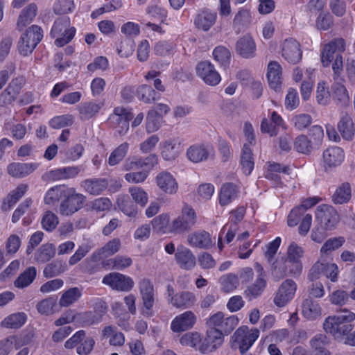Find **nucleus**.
I'll return each mask as SVG.
<instances>
[{
  "mask_svg": "<svg viewBox=\"0 0 355 355\" xmlns=\"http://www.w3.org/2000/svg\"><path fill=\"white\" fill-rule=\"evenodd\" d=\"M156 157H145L137 158L129 157L125 160V170L139 171L125 174V179L130 183L143 182L148 177L149 171L157 164Z\"/></svg>",
  "mask_w": 355,
  "mask_h": 355,
  "instance_id": "obj_1",
  "label": "nucleus"
},
{
  "mask_svg": "<svg viewBox=\"0 0 355 355\" xmlns=\"http://www.w3.org/2000/svg\"><path fill=\"white\" fill-rule=\"evenodd\" d=\"M75 33L76 28L71 26L69 17L64 16L54 21L50 35L55 38V45L62 47L72 40Z\"/></svg>",
  "mask_w": 355,
  "mask_h": 355,
  "instance_id": "obj_2",
  "label": "nucleus"
},
{
  "mask_svg": "<svg viewBox=\"0 0 355 355\" xmlns=\"http://www.w3.org/2000/svg\"><path fill=\"white\" fill-rule=\"evenodd\" d=\"M43 38V31L37 25H32L21 35L17 42L20 55L27 56L35 49Z\"/></svg>",
  "mask_w": 355,
  "mask_h": 355,
  "instance_id": "obj_3",
  "label": "nucleus"
},
{
  "mask_svg": "<svg viewBox=\"0 0 355 355\" xmlns=\"http://www.w3.org/2000/svg\"><path fill=\"white\" fill-rule=\"evenodd\" d=\"M259 336V330L257 328L249 329L247 326L238 328L231 337L232 348H239L241 354H244Z\"/></svg>",
  "mask_w": 355,
  "mask_h": 355,
  "instance_id": "obj_4",
  "label": "nucleus"
},
{
  "mask_svg": "<svg viewBox=\"0 0 355 355\" xmlns=\"http://www.w3.org/2000/svg\"><path fill=\"white\" fill-rule=\"evenodd\" d=\"M164 295L167 302L177 309H189L193 306L196 302L194 293L189 291H181L175 293V290L171 284L166 286Z\"/></svg>",
  "mask_w": 355,
  "mask_h": 355,
  "instance_id": "obj_5",
  "label": "nucleus"
},
{
  "mask_svg": "<svg viewBox=\"0 0 355 355\" xmlns=\"http://www.w3.org/2000/svg\"><path fill=\"white\" fill-rule=\"evenodd\" d=\"M85 201V196L77 193L74 188L69 187L60 202L58 212L62 216H71L83 207Z\"/></svg>",
  "mask_w": 355,
  "mask_h": 355,
  "instance_id": "obj_6",
  "label": "nucleus"
},
{
  "mask_svg": "<svg viewBox=\"0 0 355 355\" xmlns=\"http://www.w3.org/2000/svg\"><path fill=\"white\" fill-rule=\"evenodd\" d=\"M328 259L327 258H320L312 266L309 274V277L311 281L318 279L320 274L330 279L332 282L338 281V267L337 264L328 261Z\"/></svg>",
  "mask_w": 355,
  "mask_h": 355,
  "instance_id": "obj_7",
  "label": "nucleus"
},
{
  "mask_svg": "<svg viewBox=\"0 0 355 355\" xmlns=\"http://www.w3.org/2000/svg\"><path fill=\"white\" fill-rule=\"evenodd\" d=\"M139 288L144 304L141 314L146 318H150L153 315L152 309L155 304L154 286L150 279L144 278L140 281Z\"/></svg>",
  "mask_w": 355,
  "mask_h": 355,
  "instance_id": "obj_8",
  "label": "nucleus"
},
{
  "mask_svg": "<svg viewBox=\"0 0 355 355\" xmlns=\"http://www.w3.org/2000/svg\"><path fill=\"white\" fill-rule=\"evenodd\" d=\"M224 343L223 333L217 328H207L205 336L199 347V352L203 354H208L216 351Z\"/></svg>",
  "mask_w": 355,
  "mask_h": 355,
  "instance_id": "obj_9",
  "label": "nucleus"
},
{
  "mask_svg": "<svg viewBox=\"0 0 355 355\" xmlns=\"http://www.w3.org/2000/svg\"><path fill=\"white\" fill-rule=\"evenodd\" d=\"M196 223L194 210L189 207L182 209L181 215L175 218L170 226L171 232L180 234L189 231Z\"/></svg>",
  "mask_w": 355,
  "mask_h": 355,
  "instance_id": "obj_10",
  "label": "nucleus"
},
{
  "mask_svg": "<svg viewBox=\"0 0 355 355\" xmlns=\"http://www.w3.org/2000/svg\"><path fill=\"white\" fill-rule=\"evenodd\" d=\"M315 217L320 225L327 230L335 228L340 221L337 211L332 206L327 205H321L318 207Z\"/></svg>",
  "mask_w": 355,
  "mask_h": 355,
  "instance_id": "obj_11",
  "label": "nucleus"
},
{
  "mask_svg": "<svg viewBox=\"0 0 355 355\" xmlns=\"http://www.w3.org/2000/svg\"><path fill=\"white\" fill-rule=\"evenodd\" d=\"M297 284L292 279H286L279 286L274 297V304L278 307H283L290 302L295 294Z\"/></svg>",
  "mask_w": 355,
  "mask_h": 355,
  "instance_id": "obj_12",
  "label": "nucleus"
},
{
  "mask_svg": "<svg viewBox=\"0 0 355 355\" xmlns=\"http://www.w3.org/2000/svg\"><path fill=\"white\" fill-rule=\"evenodd\" d=\"M196 74L209 85H217L221 80V77L209 61H201L196 67Z\"/></svg>",
  "mask_w": 355,
  "mask_h": 355,
  "instance_id": "obj_13",
  "label": "nucleus"
},
{
  "mask_svg": "<svg viewBox=\"0 0 355 355\" xmlns=\"http://www.w3.org/2000/svg\"><path fill=\"white\" fill-rule=\"evenodd\" d=\"M102 282L119 291H129L134 286V281L131 277L118 272L106 275Z\"/></svg>",
  "mask_w": 355,
  "mask_h": 355,
  "instance_id": "obj_14",
  "label": "nucleus"
},
{
  "mask_svg": "<svg viewBox=\"0 0 355 355\" xmlns=\"http://www.w3.org/2000/svg\"><path fill=\"white\" fill-rule=\"evenodd\" d=\"M345 50V41L343 38H336L325 44L321 53V62L324 67L329 66L338 54Z\"/></svg>",
  "mask_w": 355,
  "mask_h": 355,
  "instance_id": "obj_15",
  "label": "nucleus"
},
{
  "mask_svg": "<svg viewBox=\"0 0 355 355\" xmlns=\"http://www.w3.org/2000/svg\"><path fill=\"white\" fill-rule=\"evenodd\" d=\"M133 118V114L126 108L117 107L110 115L109 120L112 124L117 125V132L124 135L129 129V121Z\"/></svg>",
  "mask_w": 355,
  "mask_h": 355,
  "instance_id": "obj_16",
  "label": "nucleus"
},
{
  "mask_svg": "<svg viewBox=\"0 0 355 355\" xmlns=\"http://www.w3.org/2000/svg\"><path fill=\"white\" fill-rule=\"evenodd\" d=\"M197 317L191 311H186L175 316L171 321V329L175 333L186 331L193 327Z\"/></svg>",
  "mask_w": 355,
  "mask_h": 355,
  "instance_id": "obj_17",
  "label": "nucleus"
},
{
  "mask_svg": "<svg viewBox=\"0 0 355 355\" xmlns=\"http://www.w3.org/2000/svg\"><path fill=\"white\" fill-rule=\"evenodd\" d=\"M23 85V79H12L7 87L0 94V106L6 107L13 103L20 93Z\"/></svg>",
  "mask_w": 355,
  "mask_h": 355,
  "instance_id": "obj_18",
  "label": "nucleus"
},
{
  "mask_svg": "<svg viewBox=\"0 0 355 355\" xmlns=\"http://www.w3.org/2000/svg\"><path fill=\"white\" fill-rule=\"evenodd\" d=\"M282 55L289 63L297 64L302 56L300 44L293 38L285 40L282 44Z\"/></svg>",
  "mask_w": 355,
  "mask_h": 355,
  "instance_id": "obj_19",
  "label": "nucleus"
},
{
  "mask_svg": "<svg viewBox=\"0 0 355 355\" xmlns=\"http://www.w3.org/2000/svg\"><path fill=\"white\" fill-rule=\"evenodd\" d=\"M323 327L327 333L331 334L336 338H340L343 336L348 335L354 328V325L352 324H345L341 321L338 322L337 320L329 317L326 318Z\"/></svg>",
  "mask_w": 355,
  "mask_h": 355,
  "instance_id": "obj_20",
  "label": "nucleus"
},
{
  "mask_svg": "<svg viewBox=\"0 0 355 355\" xmlns=\"http://www.w3.org/2000/svg\"><path fill=\"white\" fill-rule=\"evenodd\" d=\"M175 259L177 264L183 270H191L196 264V259L193 252L182 245L178 246Z\"/></svg>",
  "mask_w": 355,
  "mask_h": 355,
  "instance_id": "obj_21",
  "label": "nucleus"
},
{
  "mask_svg": "<svg viewBox=\"0 0 355 355\" xmlns=\"http://www.w3.org/2000/svg\"><path fill=\"white\" fill-rule=\"evenodd\" d=\"M338 130L342 137L347 141L353 139L355 132L354 124L350 114L342 111L340 113V119L337 125Z\"/></svg>",
  "mask_w": 355,
  "mask_h": 355,
  "instance_id": "obj_22",
  "label": "nucleus"
},
{
  "mask_svg": "<svg viewBox=\"0 0 355 355\" xmlns=\"http://www.w3.org/2000/svg\"><path fill=\"white\" fill-rule=\"evenodd\" d=\"M236 51L243 58H254L256 53V44L253 38L249 35L241 37L236 42Z\"/></svg>",
  "mask_w": 355,
  "mask_h": 355,
  "instance_id": "obj_23",
  "label": "nucleus"
},
{
  "mask_svg": "<svg viewBox=\"0 0 355 355\" xmlns=\"http://www.w3.org/2000/svg\"><path fill=\"white\" fill-rule=\"evenodd\" d=\"M217 14L209 10H201L194 19V24L198 29L208 31L216 23Z\"/></svg>",
  "mask_w": 355,
  "mask_h": 355,
  "instance_id": "obj_24",
  "label": "nucleus"
},
{
  "mask_svg": "<svg viewBox=\"0 0 355 355\" xmlns=\"http://www.w3.org/2000/svg\"><path fill=\"white\" fill-rule=\"evenodd\" d=\"M38 167V164L35 163H11L8 166L7 171L10 175L15 178H22L32 172Z\"/></svg>",
  "mask_w": 355,
  "mask_h": 355,
  "instance_id": "obj_25",
  "label": "nucleus"
},
{
  "mask_svg": "<svg viewBox=\"0 0 355 355\" xmlns=\"http://www.w3.org/2000/svg\"><path fill=\"white\" fill-rule=\"evenodd\" d=\"M189 244L194 248L208 249L213 245L209 233L205 230L193 232L188 235Z\"/></svg>",
  "mask_w": 355,
  "mask_h": 355,
  "instance_id": "obj_26",
  "label": "nucleus"
},
{
  "mask_svg": "<svg viewBox=\"0 0 355 355\" xmlns=\"http://www.w3.org/2000/svg\"><path fill=\"white\" fill-rule=\"evenodd\" d=\"M267 78L270 88L278 90L282 84V67L276 61H271L268 65Z\"/></svg>",
  "mask_w": 355,
  "mask_h": 355,
  "instance_id": "obj_27",
  "label": "nucleus"
},
{
  "mask_svg": "<svg viewBox=\"0 0 355 355\" xmlns=\"http://www.w3.org/2000/svg\"><path fill=\"white\" fill-rule=\"evenodd\" d=\"M157 184L160 189L168 194L177 192L178 184L175 179L168 172H162L156 177Z\"/></svg>",
  "mask_w": 355,
  "mask_h": 355,
  "instance_id": "obj_28",
  "label": "nucleus"
},
{
  "mask_svg": "<svg viewBox=\"0 0 355 355\" xmlns=\"http://www.w3.org/2000/svg\"><path fill=\"white\" fill-rule=\"evenodd\" d=\"M81 185L89 194L98 196L108 187L109 182L106 178H91L83 181Z\"/></svg>",
  "mask_w": 355,
  "mask_h": 355,
  "instance_id": "obj_29",
  "label": "nucleus"
},
{
  "mask_svg": "<svg viewBox=\"0 0 355 355\" xmlns=\"http://www.w3.org/2000/svg\"><path fill=\"white\" fill-rule=\"evenodd\" d=\"M302 312L304 318L313 320L320 317L321 307L316 300L308 297L302 304Z\"/></svg>",
  "mask_w": 355,
  "mask_h": 355,
  "instance_id": "obj_30",
  "label": "nucleus"
},
{
  "mask_svg": "<svg viewBox=\"0 0 355 355\" xmlns=\"http://www.w3.org/2000/svg\"><path fill=\"white\" fill-rule=\"evenodd\" d=\"M37 7L35 3H30L20 12L17 21V29L21 31L30 24L37 15Z\"/></svg>",
  "mask_w": 355,
  "mask_h": 355,
  "instance_id": "obj_31",
  "label": "nucleus"
},
{
  "mask_svg": "<svg viewBox=\"0 0 355 355\" xmlns=\"http://www.w3.org/2000/svg\"><path fill=\"white\" fill-rule=\"evenodd\" d=\"M239 189L233 183L224 184L219 193V203L221 206L229 205L235 200L239 195Z\"/></svg>",
  "mask_w": 355,
  "mask_h": 355,
  "instance_id": "obj_32",
  "label": "nucleus"
},
{
  "mask_svg": "<svg viewBox=\"0 0 355 355\" xmlns=\"http://www.w3.org/2000/svg\"><path fill=\"white\" fill-rule=\"evenodd\" d=\"M102 336L104 338L110 337L109 343L113 346H123L125 343V336L121 332L117 331L115 326H105L102 330Z\"/></svg>",
  "mask_w": 355,
  "mask_h": 355,
  "instance_id": "obj_33",
  "label": "nucleus"
},
{
  "mask_svg": "<svg viewBox=\"0 0 355 355\" xmlns=\"http://www.w3.org/2000/svg\"><path fill=\"white\" fill-rule=\"evenodd\" d=\"M69 187L64 185H58L49 189L44 197V202L48 205H53L65 197Z\"/></svg>",
  "mask_w": 355,
  "mask_h": 355,
  "instance_id": "obj_34",
  "label": "nucleus"
},
{
  "mask_svg": "<svg viewBox=\"0 0 355 355\" xmlns=\"http://www.w3.org/2000/svg\"><path fill=\"white\" fill-rule=\"evenodd\" d=\"M55 252L56 249L53 243H44L36 250L35 260L39 263H46L55 256Z\"/></svg>",
  "mask_w": 355,
  "mask_h": 355,
  "instance_id": "obj_35",
  "label": "nucleus"
},
{
  "mask_svg": "<svg viewBox=\"0 0 355 355\" xmlns=\"http://www.w3.org/2000/svg\"><path fill=\"white\" fill-rule=\"evenodd\" d=\"M266 281L262 277H257L255 282L249 285L244 291L245 297L251 301L259 297L265 290Z\"/></svg>",
  "mask_w": 355,
  "mask_h": 355,
  "instance_id": "obj_36",
  "label": "nucleus"
},
{
  "mask_svg": "<svg viewBox=\"0 0 355 355\" xmlns=\"http://www.w3.org/2000/svg\"><path fill=\"white\" fill-rule=\"evenodd\" d=\"M103 105V103L101 102L89 101L81 103L78 107L80 119H89L99 112Z\"/></svg>",
  "mask_w": 355,
  "mask_h": 355,
  "instance_id": "obj_37",
  "label": "nucleus"
},
{
  "mask_svg": "<svg viewBox=\"0 0 355 355\" xmlns=\"http://www.w3.org/2000/svg\"><path fill=\"white\" fill-rule=\"evenodd\" d=\"M331 97L338 105L345 107L349 105V96L348 92L343 85L335 84L332 86Z\"/></svg>",
  "mask_w": 355,
  "mask_h": 355,
  "instance_id": "obj_38",
  "label": "nucleus"
},
{
  "mask_svg": "<svg viewBox=\"0 0 355 355\" xmlns=\"http://www.w3.org/2000/svg\"><path fill=\"white\" fill-rule=\"evenodd\" d=\"M162 154L177 155L183 152V146L178 139H168L159 144Z\"/></svg>",
  "mask_w": 355,
  "mask_h": 355,
  "instance_id": "obj_39",
  "label": "nucleus"
},
{
  "mask_svg": "<svg viewBox=\"0 0 355 355\" xmlns=\"http://www.w3.org/2000/svg\"><path fill=\"white\" fill-rule=\"evenodd\" d=\"M82 296V290L78 287H72L65 291L59 300L62 307H68L79 300Z\"/></svg>",
  "mask_w": 355,
  "mask_h": 355,
  "instance_id": "obj_40",
  "label": "nucleus"
},
{
  "mask_svg": "<svg viewBox=\"0 0 355 355\" xmlns=\"http://www.w3.org/2000/svg\"><path fill=\"white\" fill-rule=\"evenodd\" d=\"M37 275L36 268L28 267L15 281L14 285L19 288H24L29 286L35 279Z\"/></svg>",
  "mask_w": 355,
  "mask_h": 355,
  "instance_id": "obj_41",
  "label": "nucleus"
},
{
  "mask_svg": "<svg viewBox=\"0 0 355 355\" xmlns=\"http://www.w3.org/2000/svg\"><path fill=\"white\" fill-rule=\"evenodd\" d=\"M117 205L119 209L128 216L135 217L137 214V205L127 195L118 197Z\"/></svg>",
  "mask_w": 355,
  "mask_h": 355,
  "instance_id": "obj_42",
  "label": "nucleus"
},
{
  "mask_svg": "<svg viewBox=\"0 0 355 355\" xmlns=\"http://www.w3.org/2000/svg\"><path fill=\"white\" fill-rule=\"evenodd\" d=\"M345 243V239L342 236L331 238L326 241L320 249V258L331 259L329 254L338 249Z\"/></svg>",
  "mask_w": 355,
  "mask_h": 355,
  "instance_id": "obj_43",
  "label": "nucleus"
},
{
  "mask_svg": "<svg viewBox=\"0 0 355 355\" xmlns=\"http://www.w3.org/2000/svg\"><path fill=\"white\" fill-rule=\"evenodd\" d=\"M137 98L145 103H151L157 98V93L148 85H141L136 90Z\"/></svg>",
  "mask_w": 355,
  "mask_h": 355,
  "instance_id": "obj_44",
  "label": "nucleus"
},
{
  "mask_svg": "<svg viewBox=\"0 0 355 355\" xmlns=\"http://www.w3.org/2000/svg\"><path fill=\"white\" fill-rule=\"evenodd\" d=\"M26 320V315L24 313H13L1 322V326L6 328L19 329L25 323Z\"/></svg>",
  "mask_w": 355,
  "mask_h": 355,
  "instance_id": "obj_45",
  "label": "nucleus"
},
{
  "mask_svg": "<svg viewBox=\"0 0 355 355\" xmlns=\"http://www.w3.org/2000/svg\"><path fill=\"white\" fill-rule=\"evenodd\" d=\"M66 269L65 263L56 259L46 266L43 274L46 278H51L63 273Z\"/></svg>",
  "mask_w": 355,
  "mask_h": 355,
  "instance_id": "obj_46",
  "label": "nucleus"
},
{
  "mask_svg": "<svg viewBox=\"0 0 355 355\" xmlns=\"http://www.w3.org/2000/svg\"><path fill=\"white\" fill-rule=\"evenodd\" d=\"M213 56L221 67L227 68L229 66L231 60V53L226 47L223 46H216L213 51Z\"/></svg>",
  "mask_w": 355,
  "mask_h": 355,
  "instance_id": "obj_47",
  "label": "nucleus"
},
{
  "mask_svg": "<svg viewBox=\"0 0 355 355\" xmlns=\"http://www.w3.org/2000/svg\"><path fill=\"white\" fill-rule=\"evenodd\" d=\"M202 341L201 334L198 331H191L184 334L180 339L182 345L196 348L199 351V347Z\"/></svg>",
  "mask_w": 355,
  "mask_h": 355,
  "instance_id": "obj_48",
  "label": "nucleus"
},
{
  "mask_svg": "<svg viewBox=\"0 0 355 355\" xmlns=\"http://www.w3.org/2000/svg\"><path fill=\"white\" fill-rule=\"evenodd\" d=\"M219 282L221 286V289L225 293L233 291L239 284V280L237 275L232 273L221 276Z\"/></svg>",
  "mask_w": 355,
  "mask_h": 355,
  "instance_id": "obj_49",
  "label": "nucleus"
},
{
  "mask_svg": "<svg viewBox=\"0 0 355 355\" xmlns=\"http://www.w3.org/2000/svg\"><path fill=\"white\" fill-rule=\"evenodd\" d=\"M351 197V188L348 183L342 184L332 196L336 204H343L349 201Z\"/></svg>",
  "mask_w": 355,
  "mask_h": 355,
  "instance_id": "obj_50",
  "label": "nucleus"
},
{
  "mask_svg": "<svg viewBox=\"0 0 355 355\" xmlns=\"http://www.w3.org/2000/svg\"><path fill=\"white\" fill-rule=\"evenodd\" d=\"M121 246V243L119 239L115 238L109 241L104 246L98 250V254L103 257H108L112 256L119 251Z\"/></svg>",
  "mask_w": 355,
  "mask_h": 355,
  "instance_id": "obj_51",
  "label": "nucleus"
},
{
  "mask_svg": "<svg viewBox=\"0 0 355 355\" xmlns=\"http://www.w3.org/2000/svg\"><path fill=\"white\" fill-rule=\"evenodd\" d=\"M294 148L299 153L308 154L311 152L313 146L306 135H300L295 139Z\"/></svg>",
  "mask_w": 355,
  "mask_h": 355,
  "instance_id": "obj_52",
  "label": "nucleus"
},
{
  "mask_svg": "<svg viewBox=\"0 0 355 355\" xmlns=\"http://www.w3.org/2000/svg\"><path fill=\"white\" fill-rule=\"evenodd\" d=\"M58 217L51 211H46L41 220L42 228L47 232L53 231L58 226Z\"/></svg>",
  "mask_w": 355,
  "mask_h": 355,
  "instance_id": "obj_53",
  "label": "nucleus"
},
{
  "mask_svg": "<svg viewBox=\"0 0 355 355\" xmlns=\"http://www.w3.org/2000/svg\"><path fill=\"white\" fill-rule=\"evenodd\" d=\"M331 94L329 87L325 82H320L318 84L316 91L317 102L322 105H327L330 101Z\"/></svg>",
  "mask_w": 355,
  "mask_h": 355,
  "instance_id": "obj_54",
  "label": "nucleus"
},
{
  "mask_svg": "<svg viewBox=\"0 0 355 355\" xmlns=\"http://www.w3.org/2000/svg\"><path fill=\"white\" fill-rule=\"evenodd\" d=\"M77 321L81 324L83 327L90 326L101 322L99 318L97 317L92 311L78 313Z\"/></svg>",
  "mask_w": 355,
  "mask_h": 355,
  "instance_id": "obj_55",
  "label": "nucleus"
},
{
  "mask_svg": "<svg viewBox=\"0 0 355 355\" xmlns=\"http://www.w3.org/2000/svg\"><path fill=\"white\" fill-rule=\"evenodd\" d=\"M291 122L294 127L298 130L306 129L312 123V117L308 114H300L294 116Z\"/></svg>",
  "mask_w": 355,
  "mask_h": 355,
  "instance_id": "obj_56",
  "label": "nucleus"
},
{
  "mask_svg": "<svg viewBox=\"0 0 355 355\" xmlns=\"http://www.w3.org/2000/svg\"><path fill=\"white\" fill-rule=\"evenodd\" d=\"M250 12L248 9L241 8L236 14L233 19V26H245L251 22Z\"/></svg>",
  "mask_w": 355,
  "mask_h": 355,
  "instance_id": "obj_57",
  "label": "nucleus"
},
{
  "mask_svg": "<svg viewBox=\"0 0 355 355\" xmlns=\"http://www.w3.org/2000/svg\"><path fill=\"white\" fill-rule=\"evenodd\" d=\"M211 151L212 146L209 144H195L187 149L186 155H209Z\"/></svg>",
  "mask_w": 355,
  "mask_h": 355,
  "instance_id": "obj_58",
  "label": "nucleus"
},
{
  "mask_svg": "<svg viewBox=\"0 0 355 355\" xmlns=\"http://www.w3.org/2000/svg\"><path fill=\"white\" fill-rule=\"evenodd\" d=\"M73 123V116L69 114L57 116L52 118L49 122V125L54 129H60L65 126L71 125Z\"/></svg>",
  "mask_w": 355,
  "mask_h": 355,
  "instance_id": "obj_59",
  "label": "nucleus"
},
{
  "mask_svg": "<svg viewBox=\"0 0 355 355\" xmlns=\"http://www.w3.org/2000/svg\"><path fill=\"white\" fill-rule=\"evenodd\" d=\"M27 189V184H21L8 196L7 201L9 208L12 207L21 198H22Z\"/></svg>",
  "mask_w": 355,
  "mask_h": 355,
  "instance_id": "obj_60",
  "label": "nucleus"
},
{
  "mask_svg": "<svg viewBox=\"0 0 355 355\" xmlns=\"http://www.w3.org/2000/svg\"><path fill=\"white\" fill-rule=\"evenodd\" d=\"M107 261L108 265H111L112 268L116 270H123L130 266L132 263L131 258L125 256H116Z\"/></svg>",
  "mask_w": 355,
  "mask_h": 355,
  "instance_id": "obj_61",
  "label": "nucleus"
},
{
  "mask_svg": "<svg viewBox=\"0 0 355 355\" xmlns=\"http://www.w3.org/2000/svg\"><path fill=\"white\" fill-rule=\"evenodd\" d=\"M159 116H157V112L155 110L148 111L146 116V130L148 132H153L158 130L159 127Z\"/></svg>",
  "mask_w": 355,
  "mask_h": 355,
  "instance_id": "obj_62",
  "label": "nucleus"
},
{
  "mask_svg": "<svg viewBox=\"0 0 355 355\" xmlns=\"http://www.w3.org/2000/svg\"><path fill=\"white\" fill-rule=\"evenodd\" d=\"M288 275L286 260L277 261L273 263L272 275L276 281H279Z\"/></svg>",
  "mask_w": 355,
  "mask_h": 355,
  "instance_id": "obj_63",
  "label": "nucleus"
},
{
  "mask_svg": "<svg viewBox=\"0 0 355 355\" xmlns=\"http://www.w3.org/2000/svg\"><path fill=\"white\" fill-rule=\"evenodd\" d=\"M129 192L136 203L141 205L142 207L146 205L148 202V195L144 189L133 187L129 189Z\"/></svg>",
  "mask_w": 355,
  "mask_h": 355,
  "instance_id": "obj_64",
  "label": "nucleus"
}]
</instances>
